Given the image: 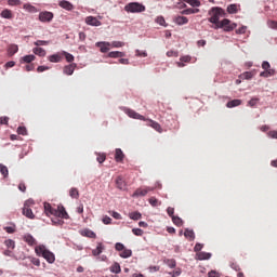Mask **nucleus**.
<instances>
[{"label": "nucleus", "mask_w": 277, "mask_h": 277, "mask_svg": "<svg viewBox=\"0 0 277 277\" xmlns=\"http://www.w3.org/2000/svg\"><path fill=\"white\" fill-rule=\"evenodd\" d=\"M127 116H129V118H133L134 120H143L146 121L147 120V127H151V129H155V131H157L158 133H162L163 129L161 128V124H159V122L153 120V119H146V117L140 115L137 111L127 108L126 110Z\"/></svg>", "instance_id": "nucleus-1"}, {"label": "nucleus", "mask_w": 277, "mask_h": 277, "mask_svg": "<svg viewBox=\"0 0 277 277\" xmlns=\"http://www.w3.org/2000/svg\"><path fill=\"white\" fill-rule=\"evenodd\" d=\"M35 251L38 256H43L49 263H55V254L47 249V247L38 246Z\"/></svg>", "instance_id": "nucleus-2"}, {"label": "nucleus", "mask_w": 277, "mask_h": 277, "mask_svg": "<svg viewBox=\"0 0 277 277\" xmlns=\"http://www.w3.org/2000/svg\"><path fill=\"white\" fill-rule=\"evenodd\" d=\"M124 10L130 14H140L146 12V6L140 2H130L126 4Z\"/></svg>", "instance_id": "nucleus-3"}, {"label": "nucleus", "mask_w": 277, "mask_h": 277, "mask_svg": "<svg viewBox=\"0 0 277 277\" xmlns=\"http://www.w3.org/2000/svg\"><path fill=\"white\" fill-rule=\"evenodd\" d=\"M209 14H210L209 23H212L217 27L221 23L220 16L224 14V10H222V8L214 6L209 11Z\"/></svg>", "instance_id": "nucleus-4"}, {"label": "nucleus", "mask_w": 277, "mask_h": 277, "mask_svg": "<svg viewBox=\"0 0 277 277\" xmlns=\"http://www.w3.org/2000/svg\"><path fill=\"white\" fill-rule=\"evenodd\" d=\"M35 205L34 199H28L25 201L24 203V208H23V215H25V217H28V220H35L36 215L34 214V211L31 210V207Z\"/></svg>", "instance_id": "nucleus-5"}, {"label": "nucleus", "mask_w": 277, "mask_h": 277, "mask_svg": "<svg viewBox=\"0 0 277 277\" xmlns=\"http://www.w3.org/2000/svg\"><path fill=\"white\" fill-rule=\"evenodd\" d=\"M50 215H53L54 217H60L61 220L70 219V215H68V212H66V208H64V206H58L57 209L54 208Z\"/></svg>", "instance_id": "nucleus-6"}, {"label": "nucleus", "mask_w": 277, "mask_h": 277, "mask_svg": "<svg viewBox=\"0 0 277 277\" xmlns=\"http://www.w3.org/2000/svg\"><path fill=\"white\" fill-rule=\"evenodd\" d=\"M217 27L223 28L225 31H233L237 27V24L230 23V19L225 18L219 23Z\"/></svg>", "instance_id": "nucleus-7"}, {"label": "nucleus", "mask_w": 277, "mask_h": 277, "mask_svg": "<svg viewBox=\"0 0 277 277\" xmlns=\"http://www.w3.org/2000/svg\"><path fill=\"white\" fill-rule=\"evenodd\" d=\"M149 192H155V187L147 186L145 188H137L132 196L133 198H140V196H146Z\"/></svg>", "instance_id": "nucleus-8"}, {"label": "nucleus", "mask_w": 277, "mask_h": 277, "mask_svg": "<svg viewBox=\"0 0 277 277\" xmlns=\"http://www.w3.org/2000/svg\"><path fill=\"white\" fill-rule=\"evenodd\" d=\"M39 21L41 23H51V21H53V13L49 11L41 12L39 14Z\"/></svg>", "instance_id": "nucleus-9"}, {"label": "nucleus", "mask_w": 277, "mask_h": 277, "mask_svg": "<svg viewBox=\"0 0 277 277\" xmlns=\"http://www.w3.org/2000/svg\"><path fill=\"white\" fill-rule=\"evenodd\" d=\"M95 45L100 49L101 53H107L111 49V43L107 41L96 42Z\"/></svg>", "instance_id": "nucleus-10"}, {"label": "nucleus", "mask_w": 277, "mask_h": 277, "mask_svg": "<svg viewBox=\"0 0 277 277\" xmlns=\"http://www.w3.org/2000/svg\"><path fill=\"white\" fill-rule=\"evenodd\" d=\"M87 25H90L91 27H101L102 23L98 21V18L94 16H87L85 17Z\"/></svg>", "instance_id": "nucleus-11"}, {"label": "nucleus", "mask_w": 277, "mask_h": 277, "mask_svg": "<svg viewBox=\"0 0 277 277\" xmlns=\"http://www.w3.org/2000/svg\"><path fill=\"white\" fill-rule=\"evenodd\" d=\"M75 68H77V64L76 63H71L69 65H66L63 69L64 75H72L75 72Z\"/></svg>", "instance_id": "nucleus-12"}, {"label": "nucleus", "mask_w": 277, "mask_h": 277, "mask_svg": "<svg viewBox=\"0 0 277 277\" xmlns=\"http://www.w3.org/2000/svg\"><path fill=\"white\" fill-rule=\"evenodd\" d=\"M58 5L61 8H63V10H67V12H72V10H75V5H72V3L66 1V0H62Z\"/></svg>", "instance_id": "nucleus-13"}, {"label": "nucleus", "mask_w": 277, "mask_h": 277, "mask_svg": "<svg viewBox=\"0 0 277 277\" xmlns=\"http://www.w3.org/2000/svg\"><path fill=\"white\" fill-rule=\"evenodd\" d=\"M81 235L82 237H89V239H96V233L88 228L82 229Z\"/></svg>", "instance_id": "nucleus-14"}, {"label": "nucleus", "mask_w": 277, "mask_h": 277, "mask_svg": "<svg viewBox=\"0 0 277 277\" xmlns=\"http://www.w3.org/2000/svg\"><path fill=\"white\" fill-rule=\"evenodd\" d=\"M103 250H105V246L103 242H98L96 249L92 250L93 256H100V254H103Z\"/></svg>", "instance_id": "nucleus-15"}, {"label": "nucleus", "mask_w": 277, "mask_h": 277, "mask_svg": "<svg viewBox=\"0 0 277 277\" xmlns=\"http://www.w3.org/2000/svg\"><path fill=\"white\" fill-rule=\"evenodd\" d=\"M24 241H26L28 243V246H37L38 241H36V238H34V236H31V234H26L24 236Z\"/></svg>", "instance_id": "nucleus-16"}, {"label": "nucleus", "mask_w": 277, "mask_h": 277, "mask_svg": "<svg viewBox=\"0 0 277 277\" xmlns=\"http://www.w3.org/2000/svg\"><path fill=\"white\" fill-rule=\"evenodd\" d=\"M123 160H124V153H122V149L117 148L116 151H115V161L120 163Z\"/></svg>", "instance_id": "nucleus-17"}, {"label": "nucleus", "mask_w": 277, "mask_h": 277, "mask_svg": "<svg viewBox=\"0 0 277 277\" xmlns=\"http://www.w3.org/2000/svg\"><path fill=\"white\" fill-rule=\"evenodd\" d=\"M0 16L2 18H8L9 21H11V18H14V14L12 13V10L10 9H4L1 13Z\"/></svg>", "instance_id": "nucleus-18"}, {"label": "nucleus", "mask_w": 277, "mask_h": 277, "mask_svg": "<svg viewBox=\"0 0 277 277\" xmlns=\"http://www.w3.org/2000/svg\"><path fill=\"white\" fill-rule=\"evenodd\" d=\"M49 62H52L53 64H57V63L62 62V52L50 55Z\"/></svg>", "instance_id": "nucleus-19"}, {"label": "nucleus", "mask_w": 277, "mask_h": 277, "mask_svg": "<svg viewBox=\"0 0 277 277\" xmlns=\"http://www.w3.org/2000/svg\"><path fill=\"white\" fill-rule=\"evenodd\" d=\"M241 103H242L241 100H232V101L227 102L226 107L228 109H233V107H239V105H241Z\"/></svg>", "instance_id": "nucleus-20"}, {"label": "nucleus", "mask_w": 277, "mask_h": 277, "mask_svg": "<svg viewBox=\"0 0 277 277\" xmlns=\"http://www.w3.org/2000/svg\"><path fill=\"white\" fill-rule=\"evenodd\" d=\"M116 186L118 189H124V187H127V183L124 182V179H122V176H118L116 179Z\"/></svg>", "instance_id": "nucleus-21"}, {"label": "nucleus", "mask_w": 277, "mask_h": 277, "mask_svg": "<svg viewBox=\"0 0 277 277\" xmlns=\"http://www.w3.org/2000/svg\"><path fill=\"white\" fill-rule=\"evenodd\" d=\"M174 23H176V25H187V23H189V19L185 16H176L174 18Z\"/></svg>", "instance_id": "nucleus-22"}, {"label": "nucleus", "mask_w": 277, "mask_h": 277, "mask_svg": "<svg viewBox=\"0 0 277 277\" xmlns=\"http://www.w3.org/2000/svg\"><path fill=\"white\" fill-rule=\"evenodd\" d=\"M184 236L186 237V239H189L190 241H194V239H196V234L192 229H185Z\"/></svg>", "instance_id": "nucleus-23"}, {"label": "nucleus", "mask_w": 277, "mask_h": 277, "mask_svg": "<svg viewBox=\"0 0 277 277\" xmlns=\"http://www.w3.org/2000/svg\"><path fill=\"white\" fill-rule=\"evenodd\" d=\"M276 75V70L275 69H268V70H264L260 74V77H274Z\"/></svg>", "instance_id": "nucleus-24"}, {"label": "nucleus", "mask_w": 277, "mask_h": 277, "mask_svg": "<svg viewBox=\"0 0 277 277\" xmlns=\"http://www.w3.org/2000/svg\"><path fill=\"white\" fill-rule=\"evenodd\" d=\"M32 53H35V55H39V57H44V55H47V51L42 48H34Z\"/></svg>", "instance_id": "nucleus-25"}, {"label": "nucleus", "mask_w": 277, "mask_h": 277, "mask_svg": "<svg viewBox=\"0 0 277 277\" xmlns=\"http://www.w3.org/2000/svg\"><path fill=\"white\" fill-rule=\"evenodd\" d=\"M227 12H228V14H237V12H239V5H237V4H229L227 6Z\"/></svg>", "instance_id": "nucleus-26"}, {"label": "nucleus", "mask_w": 277, "mask_h": 277, "mask_svg": "<svg viewBox=\"0 0 277 277\" xmlns=\"http://www.w3.org/2000/svg\"><path fill=\"white\" fill-rule=\"evenodd\" d=\"M197 258L199 261H208V259H211V253L199 252L197 253Z\"/></svg>", "instance_id": "nucleus-27"}, {"label": "nucleus", "mask_w": 277, "mask_h": 277, "mask_svg": "<svg viewBox=\"0 0 277 277\" xmlns=\"http://www.w3.org/2000/svg\"><path fill=\"white\" fill-rule=\"evenodd\" d=\"M124 52L120 51H113L108 53V57L118 58V57H124Z\"/></svg>", "instance_id": "nucleus-28"}, {"label": "nucleus", "mask_w": 277, "mask_h": 277, "mask_svg": "<svg viewBox=\"0 0 277 277\" xmlns=\"http://www.w3.org/2000/svg\"><path fill=\"white\" fill-rule=\"evenodd\" d=\"M24 10H26L27 12H30L31 14H36V12H38V9H36V6L29 4V3H25L23 5Z\"/></svg>", "instance_id": "nucleus-29"}, {"label": "nucleus", "mask_w": 277, "mask_h": 277, "mask_svg": "<svg viewBox=\"0 0 277 277\" xmlns=\"http://www.w3.org/2000/svg\"><path fill=\"white\" fill-rule=\"evenodd\" d=\"M62 55H64L66 62H68L69 64H72V62H75V56L66 51L62 52Z\"/></svg>", "instance_id": "nucleus-30"}, {"label": "nucleus", "mask_w": 277, "mask_h": 277, "mask_svg": "<svg viewBox=\"0 0 277 277\" xmlns=\"http://www.w3.org/2000/svg\"><path fill=\"white\" fill-rule=\"evenodd\" d=\"M8 53L11 56L15 55V53H18V45H16V44L9 45Z\"/></svg>", "instance_id": "nucleus-31"}, {"label": "nucleus", "mask_w": 277, "mask_h": 277, "mask_svg": "<svg viewBox=\"0 0 277 277\" xmlns=\"http://www.w3.org/2000/svg\"><path fill=\"white\" fill-rule=\"evenodd\" d=\"M110 272L113 274H120L122 272V268H120V264L118 262L114 263V265L110 267Z\"/></svg>", "instance_id": "nucleus-32"}, {"label": "nucleus", "mask_w": 277, "mask_h": 277, "mask_svg": "<svg viewBox=\"0 0 277 277\" xmlns=\"http://www.w3.org/2000/svg\"><path fill=\"white\" fill-rule=\"evenodd\" d=\"M133 251H131V249H124L123 251H121L120 256L121 259H129L130 256H132Z\"/></svg>", "instance_id": "nucleus-33"}, {"label": "nucleus", "mask_w": 277, "mask_h": 277, "mask_svg": "<svg viewBox=\"0 0 277 277\" xmlns=\"http://www.w3.org/2000/svg\"><path fill=\"white\" fill-rule=\"evenodd\" d=\"M69 196H70V198H75L76 200H78V198H79V189H77L75 187L70 188Z\"/></svg>", "instance_id": "nucleus-34"}, {"label": "nucleus", "mask_w": 277, "mask_h": 277, "mask_svg": "<svg viewBox=\"0 0 277 277\" xmlns=\"http://www.w3.org/2000/svg\"><path fill=\"white\" fill-rule=\"evenodd\" d=\"M43 207H44V212L47 215H51V213H53L54 208H52L51 203L44 202Z\"/></svg>", "instance_id": "nucleus-35"}, {"label": "nucleus", "mask_w": 277, "mask_h": 277, "mask_svg": "<svg viewBox=\"0 0 277 277\" xmlns=\"http://www.w3.org/2000/svg\"><path fill=\"white\" fill-rule=\"evenodd\" d=\"M124 45L122 41H113L110 42V49H120Z\"/></svg>", "instance_id": "nucleus-36"}, {"label": "nucleus", "mask_w": 277, "mask_h": 277, "mask_svg": "<svg viewBox=\"0 0 277 277\" xmlns=\"http://www.w3.org/2000/svg\"><path fill=\"white\" fill-rule=\"evenodd\" d=\"M173 224H175V226H182L183 225V219L179 217V216H173L171 217Z\"/></svg>", "instance_id": "nucleus-37"}, {"label": "nucleus", "mask_w": 277, "mask_h": 277, "mask_svg": "<svg viewBox=\"0 0 277 277\" xmlns=\"http://www.w3.org/2000/svg\"><path fill=\"white\" fill-rule=\"evenodd\" d=\"M0 172L4 179H8V174H10V172L8 171V167H5V164H0Z\"/></svg>", "instance_id": "nucleus-38"}, {"label": "nucleus", "mask_w": 277, "mask_h": 277, "mask_svg": "<svg viewBox=\"0 0 277 277\" xmlns=\"http://www.w3.org/2000/svg\"><path fill=\"white\" fill-rule=\"evenodd\" d=\"M4 245L6 246V248H11V250H14V248H16V242L12 239L5 240Z\"/></svg>", "instance_id": "nucleus-39"}, {"label": "nucleus", "mask_w": 277, "mask_h": 277, "mask_svg": "<svg viewBox=\"0 0 277 277\" xmlns=\"http://www.w3.org/2000/svg\"><path fill=\"white\" fill-rule=\"evenodd\" d=\"M5 233H9V235H12L16 233V225L12 224V226H5L4 227Z\"/></svg>", "instance_id": "nucleus-40"}, {"label": "nucleus", "mask_w": 277, "mask_h": 277, "mask_svg": "<svg viewBox=\"0 0 277 277\" xmlns=\"http://www.w3.org/2000/svg\"><path fill=\"white\" fill-rule=\"evenodd\" d=\"M185 3H188L193 8H200V1L198 0H183Z\"/></svg>", "instance_id": "nucleus-41"}, {"label": "nucleus", "mask_w": 277, "mask_h": 277, "mask_svg": "<svg viewBox=\"0 0 277 277\" xmlns=\"http://www.w3.org/2000/svg\"><path fill=\"white\" fill-rule=\"evenodd\" d=\"M267 27H269V29H276L277 30V21L274 19H268L266 22Z\"/></svg>", "instance_id": "nucleus-42"}, {"label": "nucleus", "mask_w": 277, "mask_h": 277, "mask_svg": "<svg viewBox=\"0 0 277 277\" xmlns=\"http://www.w3.org/2000/svg\"><path fill=\"white\" fill-rule=\"evenodd\" d=\"M130 220H134V221H137V220H142V213L140 212H132L130 213Z\"/></svg>", "instance_id": "nucleus-43"}, {"label": "nucleus", "mask_w": 277, "mask_h": 277, "mask_svg": "<svg viewBox=\"0 0 277 277\" xmlns=\"http://www.w3.org/2000/svg\"><path fill=\"white\" fill-rule=\"evenodd\" d=\"M199 10L198 9H186L182 11V14L188 16L189 14H196L198 13Z\"/></svg>", "instance_id": "nucleus-44"}, {"label": "nucleus", "mask_w": 277, "mask_h": 277, "mask_svg": "<svg viewBox=\"0 0 277 277\" xmlns=\"http://www.w3.org/2000/svg\"><path fill=\"white\" fill-rule=\"evenodd\" d=\"M34 60H36V56L34 54L26 55L23 57V62H25L26 64H31Z\"/></svg>", "instance_id": "nucleus-45"}, {"label": "nucleus", "mask_w": 277, "mask_h": 277, "mask_svg": "<svg viewBox=\"0 0 277 277\" xmlns=\"http://www.w3.org/2000/svg\"><path fill=\"white\" fill-rule=\"evenodd\" d=\"M241 79H247L250 80L252 79V77H254V74L252 71H245L243 74H241Z\"/></svg>", "instance_id": "nucleus-46"}, {"label": "nucleus", "mask_w": 277, "mask_h": 277, "mask_svg": "<svg viewBox=\"0 0 277 277\" xmlns=\"http://www.w3.org/2000/svg\"><path fill=\"white\" fill-rule=\"evenodd\" d=\"M133 235H135L136 237H142V235H144V230L142 228H133L132 229Z\"/></svg>", "instance_id": "nucleus-47"}, {"label": "nucleus", "mask_w": 277, "mask_h": 277, "mask_svg": "<svg viewBox=\"0 0 277 277\" xmlns=\"http://www.w3.org/2000/svg\"><path fill=\"white\" fill-rule=\"evenodd\" d=\"M49 45V41H44V40H37L35 42V47H47Z\"/></svg>", "instance_id": "nucleus-48"}, {"label": "nucleus", "mask_w": 277, "mask_h": 277, "mask_svg": "<svg viewBox=\"0 0 277 277\" xmlns=\"http://www.w3.org/2000/svg\"><path fill=\"white\" fill-rule=\"evenodd\" d=\"M52 222H53V224H54V226H63V224H64V220H62V219H52Z\"/></svg>", "instance_id": "nucleus-49"}, {"label": "nucleus", "mask_w": 277, "mask_h": 277, "mask_svg": "<svg viewBox=\"0 0 277 277\" xmlns=\"http://www.w3.org/2000/svg\"><path fill=\"white\" fill-rule=\"evenodd\" d=\"M18 135H27V128L25 127H18L17 128Z\"/></svg>", "instance_id": "nucleus-50"}, {"label": "nucleus", "mask_w": 277, "mask_h": 277, "mask_svg": "<svg viewBox=\"0 0 277 277\" xmlns=\"http://www.w3.org/2000/svg\"><path fill=\"white\" fill-rule=\"evenodd\" d=\"M262 68H263V70H273L272 65H269V62H267V61H264L262 63Z\"/></svg>", "instance_id": "nucleus-51"}, {"label": "nucleus", "mask_w": 277, "mask_h": 277, "mask_svg": "<svg viewBox=\"0 0 277 277\" xmlns=\"http://www.w3.org/2000/svg\"><path fill=\"white\" fill-rule=\"evenodd\" d=\"M124 249V245H122L121 242H117L115 245V250H117V252H122Z\"/></svg>", "instance_id": "nucleus-52"}, {"label": "nucleus", "mask_w": 277, "mask_h": 277, "mask_svg": "<svg viewBox=\"0 0 277 277\" xmlns=\"http://www.w3.org/2000/svg\"><path fill=\"white\" fill-rule=\"evenodd\" d=\"M149 205H151V207H157L159 205V200L155 197H150Z\"/></svg>", "instance_id": "nucleus-53"}, {"label": "nucleus", "mask_w": 277, "mask_h": 277, "mask_svg": "<svg viewBox=\"0 0 277 277\" xmlns=\"http://www.w3.org/2000/svg\"><path fill=\"white\" fill-rule=\"evenodd\" d=\"M107 159V156H105V154H100L96 158V160L98 161V163H104V161Z\"/></svg>", "instance_id": "nucleus-54"}, {"label": "nucleus", "mask_w": 277, "mask_h": 277, "mask_svg": "<svg viewBox=\"0 0 277 277\" xmlns=\"http://www.w3.org/2000/svg\"><path fill=\"white\" fill-rule=\"evenodd\" d=\"M259 103V98L253 97L248 102L249 107H254Z\"/></svg>", "instance_id": "nucleus-55"}, {"label": "nucleus", "mask_w": 277, "mask_h": 277, "mask_svg": "<svg viewBox=\"0 0 277 277\" xmlns=\"http://www.w3.org/2000/svg\"><path fill=\"white\" fill-rule=\"evenodd\" d=\"M30 263L36 265V267H40V260L38 258H30Z\"/></svg>", "instance_id": "nucleus-56"}, {"label": "nucleus", "mask_w": 277, "mask_h": 277, "mask_svg": "<svg viewBox=\"0 0 277 277\" xmlns=\"http://www.w3.org/2000/svg\"><path fill=\"white\" fill-rule=\"evenodd\" d=\"M136 56L137 57H148V53H146V51L136 50Z\"/></svg>", "instance_id": "nucleus-57"}, {"label": "nucleus", "mask_w": 277, "mask_h": 277, "mask_svg": "<svg viewBox=\"0 0 277 277\" xmlns=\"http://www.w3.org/2000/svg\"><path fill=\"white\" fill-rule=\"evenodd\" d=\"M21 0H8V5H21Z\"/></svg>", "instance_id": "nucleus-58"}, {"label": "nucleus", "mask_w": 277, "mask_h": 277, "mask_svg": "<svg viewBox=\"0 0 277 277\" xmlns=\"http://www.w3.org/2000/svg\"><path fill=\"white\" fill-rule=\"evenodd\" d=\"M167 57H179V53L176 51H168Z\"/></svg>", "instance_id": "nucleus-59"}, {"label": "nucleus", "mask_w": 277, "mask_h": 277, "mask_svg": "<svg viewBox=\"0 0 277 277\" xmlns=\"http://www.w3.org/2000/svg\"><path fill=\"white\" fill-rule=\"evenodd\" d=\"M167 213H168L169 217H174V216H175V215H174V208L169 207V208L167 209Z\"/></svg>", "instance_id": "nucleus-60"}, {"label": "nucleus", "mask_w": 277, "mask_h": 277, "mask_svg": "<svg viewBox=\"0 0 277 277\" xmlns=\"http://www.w3.org/2000/svg\"><path fill=\"white\" fill-rule=\"evenodd\" d=\"M208 277H220V273H217L215 271H211L208 273Z\"/></svg>", "instance_id": "nucleus-61"}, {"label": "nucleus", "mask_w": 277, "mask_h": 277, "mask_svg": "<svg viewBox=\"0 0 277 277\" xmlns=\"http://www.w3.org/2000/svg\"><path fill=\"white\" fill-rule=\"evenodd\" d=\"M9 121H10L9 117H1L0 118V124H8Z\"/></svg>", "instance_id": "nucleus-62"}, {"label": "nucleus", "mask_w": 277, "mask_h": 277, "mask_svg": "<svg viewBox=\"0 0 277 277\" xmlns=\"http://www.w3.org/2000/svg\"><path fill=\"white\" fill-rule=\"evenodd\" d=\"M195 252H200L202 250V245L201 243H196L194 247Z\"/></svg>", "instance_id": "nucleus-63"}, {"label": "nucleus", "mask_w": 277, "mask_h": 277, "mask_svg": "<svg viewBox=\"0 0 277 277\" xmlns=\"http://www.w3.org/2000/svg\"><path fill=\"white\" fill-rule=\"evenodd\" d=\"M268 135L273 138V140H277V131H271L268 133Z\"/></svg>", "instance_id": "nucleus-64"}]
</instances>
